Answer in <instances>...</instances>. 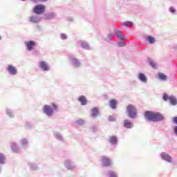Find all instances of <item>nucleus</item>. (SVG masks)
Instances as JSON below:
<instances>
[{
	"instance_id": "f257e3e1",
	"label": "nucleus",
	"mask_w": 177,
	"mask_h": 177,
	"mask_svg": "<svg viewBox=\"0 0 177 177\" xmlns=\"http://www.w3.org/2000/svg\"><path fill=\"white\" fill-rule=\"evenodd\" d=\"M145 117L149 121H153V122L162 121V120H164V116H162L161 113H154L150 111H146L145 113Z\"/></svg>"
},
{
	"instance_id": "f03ea898",
	"label": "nucleus",
	"mask_w": 177,
	"mask_h": 177,
	"mask_svg": "<svg viewBox=\"0 0 177 177\" xmlns=\"http://www.w3.org/2000/svg\"><path fill=\"white\" fill-rule=\"evenodd\" d=\"M127 112L130 118L136 117V108L132 104L127 106Z\"/></svg>"
},
{
	"instance_id": "7ed1b4c3",
	"label": "nucleus",
	"mask_w": 177,
	"mask_h": 177,
	"mask_svg": "<svg viewBox=\"0 0 177 177\" xmlns=\"http://www.w3.org/2000/svg\"><path fill=\"white\" fill-rule=\"evenodd\" d=\"M43 111L48 117H52V115H53V109L49 105H44Z\"/></svg>"
},
{
	"instance_id": "20e7f679",
	"label": "nucleus",
	"mask_w": 177,
	"mask_h": 177,
	"mask_svg": "<svg viewBox=\"0 0 177 177\" xmlns=\"http://www.w3.org/2000/svg\"><path fill=\"white\" fill-rule=\"evenodd\" d=\"M34 12L35 15H42L45 12V6L40 4L34 8Z\"/></svg>"
},
{
	"instance_id": "39448f33",
	"label": "nucleus",
	"mask_w": 177,
	"mask_h": 177,
	"mask_svg": "<svg viewBox=\"0 0 177 177\" xmlns=\"http://www.w3.org/2000/svg\"><path fill=\"white\" fill-rule=\"evenodd\" d=\"M101 161L103 163L104 167H109L111 164V160H110V159L106 156H102L101 158Z\"/></svg>"
},
{
	"instance_id": "423d86ee",
	"label": "nucleus",
	"mask_w": 177,
	"mask_h": 177,
	"mask_svg": "<svg viewBox=\"0 0 177 177\" xmlns=\"http://www.w3.org/2000/svg\"><path fill=\"white\" fill-rule=\"evenodd\" d=\"M161 158L165 160V161H167V162H172V157L165 152L161 153Z\"/></svg>"
},
{
	"instance_id": "0eeeda50",
	"label": "nucleus",
	"mask_w": 177,
	"mask_h": 177,
	"mask_svg": "<svg viewBox=\"0 0 177 177\" xmlns=\"http://www.w3.org/2000/svg\"><path fill=\"white\" fill-rule=\"evenodd\" d=\"M7 70L12 75H16V74H17V69L12 65H8Z\"/></svg>"
},
{
	"instance_id": "6e6552de",
	"label": "nucleus",
	"mask_w": 177,
	"mask_h": 177,
	"mask_svg": "<svg viewBox=\"0 0 177 177\" xmlns=\"http://www.w3.org/2000/svg\"><path fill=\"white\" fill-rule=\"evenodd\" d=\"M26 48L28 50H32L34 49V46H35V41H30L28 42H26Z\"/></svg>"
},
{
	"instance_id": "1a4fd4ad",
	"label": "nucleus",
	"mask_w": 177,
	"mask_h": 177,
	"mask_svg": "<svg viewBox=\"0 0 177 177\" xmlns=\"http://www.w3.org/2000/svg\"><path fill=\"white\" fill-rule=\"evenodd\" d=\"M40 67L41 68H42V70H44V71H48V70H49L48 64L44 61L40 62Z\"/></svg>"
},
{
	"instance_id": "9d476101",
	"label": "nucleus",
	"mask_w": 177,
	"mask_h": 177,
	"mask_svg": "<svg viewBox=\"0 0 177 177\" xmlns=\"http://www.w3.org/2000/svg\"><path fill=\"white\" fill-rule=\"evenodd\" d=\"M78 100H79V102H80V103L82 106H85L87 103L86 97H85V96H84V95L80 96L79 97Z\"/></svg>"
},
{
	"instance_id": "9b49d317",
	"label": "nucleus",
	"mask_w": 177,
	"mask_h": 177,
	"mask_svg": "<svg viewBox=\"0 0 177 177\" xmlns=\"http://www.w3.org/2000/svg\"><path fill=\"white\" fill-rule=\"evenodd\" d=\"M71 64H73V66H74L75 67H80V62L77 59L75 58L71 59Z\"/></svg>"
},
{
	"instance_id": "f8f14e48",
	"label": "nucleus",
	"mask_w": 177,
	"mask_h": 177,
	"mask_svg": "<svg viewBox=\"0 0 177 177\" xmlns=\"http://www.w3.org/2000/svg\"><path fill=\"white\" fill-rule=\"evenodd\" d=\"M115 35H117V37H118L119 39H124V35H122V33L121 32V31L116 30L115 32Z\"/></svg>"
},
{
	"instance_id": "ddd939ff",
	"label": "nucleus",
	"mask_w": 177,
	"mask_h": 177,
	"mask_svg": "<svg viewBox=\"0 0 177 177\" xmlns=\"http://www.w3.org/2000/svg\"><path fill=\"white\" fill-rule=\"evenodd\" d=\"M110 106L111 109H116L117 108V100H110Z\"/></svg>"
},
{
	"instance_id": "4468645a",
	"label": "nucleus",
	"mask_w": 177,
	"mask_h": 177,
	"mask_svg": "<svg viewBox=\"0 0 177 177\" xmlns=\"http://www.w3.org/2000/svg\"><path fill=\"white\" fill-rule=\"evenodd\" d=\"M169 100H170L171 104H172V106L176 105L177 100H176V98H175V97L170 96L169 98Z\"/></svg>"
},
{
	"instance_id": "2eb2a0df",
	"label": "nucleus",
	"mask_w": 177,
	"mask_h": 177,
	"mask_svg": "<svg viewBox=\"0 0 177 177\" xmlns=\"http://www.w3.org/2000/svg\"><path fill=\"white\" fill-rule=\"evenodd\" d=\"M158 77L161 80V81H167V80L166 75L162 73H158Z\"/></svg>"
},
{
	"instance_id": "dca6fc26",
	"label": "nucleus",
	"mask_w": 177,
	"mask_h": 177,
	"mask_svg": "<svg viewBox=\"0 0 177 177\" xmlns=\"http://www.w3.org/2000/svg\"><path fill=\"white\" fill-rule=\"evenodd\" d=\"M91 111V115L93 117H97V115L99 114V109L97 108H93Z\"/></svg>"
},
{
	"instance_id": "f3484780",
	"label": "nucleus",
	"mask_w": 177,
	"mask_h": 177,
	"mask_svg": "<svg viewBox=\"0 0 177 177\" xmlns=\"http://www.w3.org/2000/svg\"><path fill=\"white\" fill-rule=\"evenodd\" d=\"M124 127L125 128H132L133 127V124L129 120H124Z\"/></svg>"
},
{
	"instance_id": "a211bd4d",
	"label": "nucleus",
	"mask_w": 177,
	"mask_h": 177,
	"mask_svg": "<svg viewBox=\"0 0 177 177\" xmlns=\"http://www.w3.org/2000/svg\"><path fill=\"white\" fill-rule=\"evenodd\" d=\"M110 143H112V145H115L117 143V138L115 136H111L109 139Z\"/></svg>"
},
{
	"instance_id": "6ab92c4d",
	"label": "nucleus",
	"mask_w": 177,
	"mask_h": 177,
	"mask_svg": "<svg viewBox=\"0 0 177 177\" xmlns=\"http://www.w3.org/2000/svg\"><path fill=\"white\" fill-rule=\"evenodd\" d=\"M139 79L141 81H142L143 82H146V81H147L146 76L143 73H140L139 74Z\"/></svg>"
},
{
	"instance_id": "aec40b11",
	"label": "nucleus",
	"mask_w": 177,
	"mask_h": 177,
	"mask_svg": "<svg viewBox=\"0 0 177 177\" xmlns=\"http://www.w3.org/2000/svg\"><path fill=\"white\" fill-rule=\"evenodd\" d=\"M147 40L149 41V44H154L156 41V39L151 36L148 37Z\"/></svg>"
},
{
	"instance_id": "412c9836",
	"label": "nucleus",
	"mask_w": 177,
	"mask_h": 177,
	"mask_svg": "<svg viewBox=\"0 0 177 177\" xmlns=\"http://www.w3.org/2000/svg\"><path fill=\"white\" fill-rule=\"evenodd\" d=\"M5 163V156L2 153H0V164Z\"/></svg>"
},
{
	"instance_id": "4be33fe9",
	"label": "nucleus",
	"mask_w": 177,
	"mask_h": 177,
	"mask_svg": "<svg viewBox=\"0 0 177 177\" xmlns=\"http://www.w3.org/2000/svg\"><path fill=\"white\" fill-rule=\"evenodd\" d=\"M30 21H31V23H37L38 21V19H37V17H30Z\"/></svg>"
},
{
	"instance_id": "5701e85b",
	"label": "nucleus",
	"mask_w": 177,
	"mask_h": 177,
	"mask_svg": "<svg viewBox=\"0 0 177 177\" xmlns=\"http://www.w3.org/2000/svg\"><path fill=\"white\" fill-rule=\"evenodd\" d=\"M122 26H125V27H131L132 26V22L127 21L122 24Z\"/></svg>"
},
{
	"instance_id": "b1692460",
	"label": "nucleus",
	"mask_w": 177,
	"mask_h": 177,
	"mask_svg": "<svg viewBox=\"0 0 177 177\" xmlns=\"http://www.w3.org/2000/svg\"><path fill=\"white\" fill-rule=\"evenodd\" d=\"M82 47L84 48V49H88L89 48V46L88 45V43L86 41L82 42Z\"/></svg>"
},
{
	"instance_id": "393cba45",
	"label": "nucleus",
	"mask_w": 177,
	"mask_h": 177,
	"mask_svg": "<svg viewBox=\"0 0 177 177\" xmlns=\"http://www.w3.org/2000/svg\"><path fill=\"white\" fill-rule=\"evenodd\" d=\"M109 177H118L117 174H115V172L112 171H109Z\"/></svg>"
},
{
	"instance_id": "a878e982",
	"label": "nucleus",
	"mask_w": 177,
	"mask_h": 177,
	"mask_svg": "<svg viewBox=\"0 0 177 177\" xmlns=\"http://www.w3.org/2000/svg\"><path fill=\"white\" fill-rule=\"evenodd\" d=\"M11 147L14 151H16V150L17 149V147L16 146V143L15 142H12L11 144Z\"/></svg>"
},
{
	"instance_id": "bb28decb",
	"label": "nucleus",
	"mask_w": 177,
	"mask_h": 177,
	"mask_svg": "<svg viewBox=\"0 0 177 177\" xmlns=\"http://www.w3.org/2000/svg\"><path fill=\"white\" fill-rule=\"evenodd\" d=\"M168 99L169 100V97L168 96V95L167 94H164L163 95V100H165V102H167V100H168Z\"/></svg>"
},
{
	"instance_id": "cd10ccee",
	"label": "nucleus",
	"mask_w": 177,
	"mask_h": 177,
	"mask_svg": "<svg viewBox=\"0 0 177 177\" xmlns=\"http://www.w3.org/2000/svg\"><path fill=\"white\" fill-rule=\"evenodd\" d=\"M149 64L150 66H151V67H153V68H156V63H154V62L150 61Z\"/></svg>"
},
{
	"instance_id": "c85d7f7f",
	"label": "nucleus",
	"mask_w": 177,
	"mask_h": 177,
	"mask_svg": "<svg viewBox=\"0 0 177 177\" xmlns=\"http://www.w3.org/2000/svg\"><path fill=\"white\" fill-rule=\"evenodd\" d=\"M27 143H28L27 140L24 139L21 140V145H27Z\"/></svg>"
},
{
	"instance_id": "c756f323",
	"label": "nucleus",
	"mask_w": 177,
	"mask_h": 177,
	"mask_svg": "<svg viewBox=\"0 0 177 177\" xmlns=\"http://www.w3.org/2000/svg\"><path fill=\"white\" fill-rule=\"evenodd\" d=\"M52 106H53V110H57V106L56 104L53 103V104H52Z\"/></svg>"
},
{
	"instance_id": "7c9ffc66",
	"label": "nucleus",
	"mask_w": 177,
	"mask_h": 177,
	"mask_svg": "<svg viewBox=\"0 0 177 177\" xmlns=\"http://www.w3.org/2000/svg\"><path fill=\"white\" fill-rule=\"evenodd\" d=\"M61 38H62V39H66L67 38V36H66V35H64V34H62Z\"/></svg>"
},
{
	"instance_id": "2f4dec72",
	"label": "nucleus",
	"mask_w": 177,
	"mask_h": 177,
	"mask_svg": "<svg viewBox=\"0 0 177 177\" xmlns=\"http://www.w3.org/2000/svg\"><path fill=\"white\" fill-rule=\"evenodd\" d=\"M109 121H111V122L115 121V118L113 116H110L109 117Z\"/></svg>"
},
{
	"instance_id": "473e14b6",
	"label": "nucleus",
	"mask_w": 177,
	"mask_h": 177,
	"mask_svg": "<svg viewBox=\"0 0 177 177\" xmlns=\"http://www.w3.org/2000/svg\"><path fill=\"white\" fill-rule=\"evenodd\" d=\"M169 10L171 13H175V8H174V7L170 8Z\"/></svg>"
},
{
	"instance_id": "72a5a7b5",
	"label": "nucleus",
	"mask_w": 177,
	"mask_h": 177,
	"mask_svg": "<svg viewBox=\"0 0 177 177\" xmlns=\"http://www.w3.org/2000/svg\"><path fill=\"white\" fill-rule=\"evenodd\" d=\"M173 122H174V124H176L177 125V117L173 118Z\"/></svg>"
},
{
	"instance_id": "f704fd0d",
	"label": "nucleus",
	"mask_w": 177,
	"mask_h": 177,
	"mask_svg": "<svg viewBox=\"0 0 177 177\" xmlns=\"http://www.w3.org/2000/svg\"><path fill=\"white\" fill-rule=\"evenodd\" d=\"M174 133L177 135V126L174 127Z\"/></svg>"
},
{
	"instance_id": "c9c22d12",
	"label": "nucleus",
	"mask_w": 177,
	"mask_h": 177,
	"mask_svg": "<svg viewBox=\"0 0 177 177\" xmlns=\"http://www.w3.org/2000/svg\"><path fill=\"white\" fill-rule=\"evenodd\" d=\"M119 46H124V43L123 42L119 43Z\"/></svg>"
},
{
	"instance_id": "e433bc0d",
	"label": "nucleus",
	"mask_w": 177,
	"mask_h": 177,
	"mask_svg": "<svg viewBox=\"0 0 177 177\" xmlns=\"http://www.w3.org/2000/svg\"><path fill=\"white\" fill-rule=\"evenodd\" d=\"M48 0H39V2H46Z\"/></svg>"
},
{
	"instance_id": "4c0bfd02",
	"label": "nucleus",
	"mask_w": 177,
	"mask_h": 177,
	"mask_svg": "<svg viewBox=\"0 0 177 177\" xmlns=\"http://www.w3.org/2000/svg\"><path fill=\"white\" fill-rule=\"evenodd\" d=\"M77 124H81V122H82V121H77Z\"/></svg>"
},
{
	"instance_id": "58836bf2",
	"label": "nucleus",
	"mask_w": 177,
	"mask_h": 177,
	"mask_svg": "<svg viewBox=\"0 0 177 177\" xmlns=\"http://www.w3.org/2000/svg\"><path fill=\"white\" fill-rule=\"evenodd\" d=\"M1 39H2V37L0 36V41H1Z\"/></svg>"
},
{
	"instance_id": "ea45409f",
	"label": "nucleus",
	"mask_w": 177,
	"mask_h": 177,
	"mask_svg": "<svg viewBox=\"0 0 177 177\" xmlns=\"http://www.w3.org/2000/svg\"><path fill=\"white\" fill-rule=\"evenodd\" d=\"M21 1H26V0H21Z\"/></svg>"
}]
</instances>
